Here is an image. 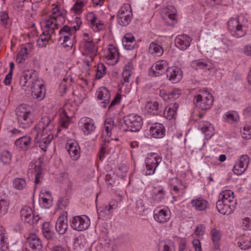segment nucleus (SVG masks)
Here are the masks:
<instances>
[{
	"label": "nucleus",
	"instance_id": "obj_35",
	"mask_svg": "<svg viewBox=\"0 0 251 251\" xmlns=\"http://www.w3.org/2000/svg\"><path fill=\"white\" fill-rule=\"evenodd\" d=\"M149 51L153 55L160 56L163 54L164 50L161 46L155 42H153L150 45Z\"/></svg>",
	"mask_w": 251,
	"mask_h": 251
},
{
	"label": "nucleus",
	"instance_id": "obj_3",
	"mask_svg": "<svg viewBox=\"0 0 251 251\" xmlns=\"http://www.w3.org/2000/svg\"><path fill=\"white\" fill-rule=\"evenodd\" d=\"M227 25L231 35L236 38L245 36L249 28L248 21L242 15L236 18H231L227 22Z\"/></svg>",
	"mask_w": 251,
	"mask_h": 251
},
{
	"label": "nucleus",
	"instance_id": "obj_7",
	"mask_svg": "<svg viewBox=\"0 0 251 251\" xmlns=\"http://www.w3.org/2000/svg\"><path fill=\"white\" fill-rule=\"evenodd\" d=\"M132 12L130 5L124 4L118 12V21L122 25L125 26L128 24L131 19Z\"/></svg>",
	"mask_w": 251,
	"mask_h": 251
},
{
	"label": "nucleus",
	"instance_id": "obj_58",
	"mask_svg": "<svg viewBox=\"0 0 251 251\" xmlns=\"http://www.w3.org/2000/svg\"><path fill=\"white\" fill-rule=\"evenodd\" d=\"M84 3L82 1L77 0L72 8V10L76 14L82 12V9L84 6Z\"/></svg>",
	"mask_w": 251,
	"mask_h": 251
},
{
	"label": "nucleus",
	"instance_id": "obj_55",
	"mask_svg": "<svg viewBox=\"0 0 251 251\" xmlns=\"http://www.w3.org/2000/svg\"><path fill=\"white\" fill-rule=\"evenodd\" d=\"M230 203L226 202L221 203V214L228 215L232 212V209L229 205Z\"/></svg>",
	"mask_w": 251,
	"mask_h": 251
},
{
	"label": "nucleus",
	"instance_id": "obj_18",
	"mask_svg": "<svg viewBox=\"0 0 251 251\" xmlns=\"http://www.w3.org/2000/svg\"><path fill=\"white\" fill-rule=\"evenodd\" d=\"M166 75L169 79L174 82H177L182 77V72L177 67H171L167 68Z\"/></svg>",
	"mask_w": 251,
	"mask_h": 251
},
{
	"label": "nucleus",
	"instance_id": "obj_5",
	"mask_svg": "<svg viewBox=\"0 0 251 251\" xmlns=\"http://www.w3.org/2000/svg\"><path fill=\"white\" fill-rule=\"evenodd\" d=\"M29 106L22 104L17 109L16 114L18 123L23 128L29 127L33 124V116Z\"/></svg>",
	"mask_w": 251,
	"mask_h": 251
},
{
	"label": "nucleus",
	"instance_id": "obj_13",
	"mask_svg": "<svg viewBox=\"0 0 251 251\" xmlns=\"http://www.w3.org/2000/svg\"><path fill=\"white\" fill-rule=\"evenodd\" d=\"M86 19L90 27L96 31L102 30L104 28V23L99 20L96 15L93 12L87 13Z\"/></svg>",
	"mask_w": 251,
	"mask_h": 251
},
{
	"label": "nucleus",
	"instance_id": "obj_27",
	"mask_svg": "<svg viewBox=\"0 0 251 251\" xmlns=\"http://www.w3.org/2000/svg\"><path fill=\"white\" fill-rule=\"evenodd\" d=\"M164 127L161 124H154L150 128V133L154 138H162L164 135Z\"/></svg>",
	"mask_w": 251,
	"mask_h": 251
},
{
	"label": "nucleus",
	"instance_id": "obj_21",
	"mask_svg": "<svg viewBox=\"0 0 251 251\" xmlns=\"http://www.w3.org/2000/svg\"><path fill=\"white\" fill-rule=\"evenodd\" d=\"M168 64L165 60H159L157 61L151 68L152 75L158 76L163 74L167 70Z\"/></svg>",
	"mask_w": 251,
	"mask_h": 251
},
{
	"label": "nucleus",
	"instance_id": "obj_24",
	"mask_svg": "<svg viewBox=\"0 0 251 251\" xmlns=\"http://www.w3.org/2000/svg\"><path fill=\"white\" fill-rule=\"evenodd\" d=\"M165 18H168L171 22H169L168 25H173L177 22V11L176 8L172 5L168 6L164 13Z\"/></svg>",
	"mask_w": 251,
	"mask_h": 251
},
{
	"label": "nucleus",
	"instance_id": "obj_51",
	"mask_svg": "<svg viewBox=\"0 0 251 251\" xmlns=\"http://www.w3.org/2000/svg\"><path fill=\"white\" fill-rule=\"evenodd\" d=\"M26 183L25 180L22 178H16L13 180L14 187L17 190H23Z\"/></svg>",
	"mask_w": 251,
	"mask_h": 251
},
{
	"label": "nucleus",
	"instance_id": "obj_2",
	"mask_svg": "<svg viewBox=\"0 0 251 251\" xmlns=\"http://www.w3.org/2000/svg\"><path fill=\"white\" fill-rule=\"evenodd\" d=\"M66 15V10L56 5L52 8L51 15L46 16L41 23L43 30H48L51 34H56V31L65 22Z\"/></svg>",
	"mask_w": 251,
	"mask_h": 251
},
{
	"label": "nucleus",
	"instance_id": "obj_29",
	"mask_svg": "<svg viewBox=\"0 0 251 251\" xmlns=\"http://www.w3.org/2000/svg\"><path fill=\"white\" fill-rule=\"evenodd\" d=\"M28 242L33 250L40 251L43 247L42 241L36 234H31L28 238Z\"/></svg>",
	"mask_w": 251,
	"mask_h": 251
},
{
	"label": "nucleus",
	"instance_id": "obj_15",
	"mask_svg": "<svg viewBox=\"0 0 251 251\" xmlns=\"http://www.w3.org/2000/svg\"><path fill=\"white\" fill-rule=\"evenodd\" d=\"M32 96L39 100H42L45 96V88L41 80H36L31 86Z\"/></svg>",
	"mask_w": 251,
	"mask_h": 251
},
{
	"label": "nucleus",
	"instance_id": "obj_48",
	"mask_svg": "<svg viewBox=\"0 0 251 251\" xmlns=\"http://www.w3.org/2000/svg\"><path fill=\"white\" fill-rule=\"evenodd\" d=\"M96 126L93 122L89 120L86 122L84 125V132L85 134L88 135L95 131Z\"/></svg>",
	"mask_w": 251,
	"mask_h": 251
},
{
	"label": "nucleus",
	"instance_id": "obj_11",
	"mask_svg": "<svg viewBox=\"0 0 251 251\" xmlns=\"http://www.w3.org/2000/svg\"><path fill=\"white\" fill-rule=\"evenodd\" d=\"M161 160V158L157 154H152L149 155L146 160V174L148 175L153 174Z\"/></svg>",
	"mask_w": 251,
	"mask_h": 251
},
{
	"label": "nucleus",
	"instance_id": "obj_38",
	"mask_svg": "<svg viewBox=\"0 0 251 251\" xmlns=\"http://www.w3.org/2000/svg\"><path fill=\"white\" fill-rule=\"evenodd\" d=\"M191 204L196 210L202 211L207 208L208 202L201 198H198L192 200Z\"/></svg>",
	"mask_w": 251,
	"mask_h": 251
},
{
	"label": "nucleus",
	"instance_id": "obj_52",
	"mask_svg": "<svg viewBox=\"0 0 251 251\" xmlns=\"http://www.w3.org/2000/svg\"><path fill=\"white\" fill-rule=\"evenodd\" d=\"M35 172V183L36 185L40 182V178H42L41 172H42V165L39 162L38 165H35L34 168Z\"/></svg>",
	"mask_w": 251,
	"mask_h": 251
},
{
	"label": "nucleus",
	"instance_id": "obj_42",
	"mask_svg": "<svg viewBox=\"0 0 251 251\" xmlns=\"http://www.w3.org/2000/svg\"><path fill=\"white\" fill-rule=\"evenodd\" d=\"M237 244L241 249L248 250L251 247V237L249 236H243L239 239Z\"/></svg>",
	"mask_w": 251,
	"mask_h": 251
},
{
	"label": "nucleus",
	"instance_id": "obj_45",
	"mask_svg": "<svg viewBox=\"0 0 251 251\" xmlns=\"http://www.w3.org/2000/svg\"><path fill=\"white\" fill-rule=\"evenodd\" d=\"M12 158V155L10 152L7 150H4L2 151L0 154V160L5 165L10 163Z\"/></svg>",
	"mask_w": 251,
	"mask_h": 251
},
{
	"label": "nucleus",
	"instance_id": "obj_47",
	"mask_svg": "<svg viewBox=\"0 0 251 251\" xmlns=\"http://www.w3.org/2000/svg\"><path fill=\"white\" fill-rule=\"evenodd\" d=\"M81 38L80 46L95 42L92 34L90 33H83L82 34Z\"/></svg>",
	"mask_w": 251,
	"mask_h": 251
},
{
	"label": "nucleus",
	"instance_id": "obj_28",
	"mask_svg": "<svg viewBox=\"0 0 251 251\" xmlns=\"http://www.w3.org/2000/svg\"><path fill=\"white\" fill-rule=\"evenodd\" d=\"M98 99L103 100V107H105L110 99V93L109 91L105 87H100L97 92Z\"/></svg>",
	"mask_w": 251,
	"mask_h": 251
},
{
	"label": "nucleus",
	"instance_id": "obj_12",
	"mask_svg": "<svg viewBox=\"0 0 251 251\" xmlns=\"http://www.w3.org/2000/svg\"><path fill=\"white\" fill-rule=\"evenodd\" d=\"M104 52V57L108 64L114 65L118 62L119 52L118 49L114 46L109 45Z\"/></svg>",
	"mask_w": 251,
	"mask_h": 251
},
{
	"label": "nucleus",
	"instance_id": "obj_37",
	"mask_svg": "<svg viewBox=\"0 0 251 251\" xmlns=\"http://www.w3.org/2000/svg\"><path fill=\"white\" fill-rule=\"evenodd\" d=\"M175 180L177 184L173 186V190L179 196H182L186 192L187 186L181 180L177 178H176Z\"/></svg>",
	"mask_w": 251,
	"mask_h": 251
},
{
	"label": "nucleus",
	"instance_id": "obj_49",
	"mask_svg": "<svg viewBox=\"0 0 251 251\" xmlns=\"http://www.w3.org/2000/svg\"><path fill=\"white\" fill-rule=\"evenodd\" d=\"M28 54L27 49L26 48H22L17 54L16 62L20 64L24 61L27 58Z\"/></svg>",
	"mask_w": 251,
	"mask_h": 251
},
{
	"label": "nucleus",
	"instance_id": "obj_8",
	"mask_svg": "<svg viewBox=\"0 0 251 251\" xmlns=\"http://www.w3.org/2000/svg\"><path fill=\"white\" fill-rule=\"evenodd\" d=\"M71 226L74 229L78 231L86 229L90 226V220L85 216H77L73 218Z\"/></svg>",
	"mask_w": 251,
	"mask_h": 251
},
{
	"label": "nucleus",
	"instance_id": "obj_26",
	"mask_svg": "<svg viewBox=\"0 0 251 251\" xmlns=\"http://www.w3.org/2000/svg\"><path fill=\"white\" fill-rule=\"evenodd\" d=\"M154 218L155 220L160 223H165L169 221L171 217V213L169 211L161 209L158 211H155Z\"/></svg>",
	"mask_w": 251,
	"mask_h": 251
},
{
	"label": "nucleus",
	"instance_id": "obj_22",
	"mask_svg": "<svg viewBox=\"0 0 251 251\" xmlns=\"http://www.w3.org/2000/svg\"><path fill=\"white\" fill-rule=\"evenodd\" d=\"M66 148L71 157L74 160H76L80 156V148L76 142L68 141Z\"/></svg>",
	"mask_w": 251,
	"mask_h": 251
},
{
	"label": "nucleus",
	"instance_id": "obj_16",
	"mask_svg": "<svg viewBox=\"0 0 251 251\" xmlns=\"http://www.w3.org/2000/svg\"><path fill=\"white\" fill-rule=\"evenodd\" d=\"M97 43V42H94L80 46L82 50L83 54L86 56H88L90 58L91 61L94 60V57L97 54L98 46Z\"/></svg>",
	"mask_w": 251,
	"mask_h": 251
},
{
	"label": "nucleus",
	"instance_id": "obj_63",
	"mask_svg": "<svg viewBox=\"0 0 251 251\" xmlns=\"http://www.w3.org/2000/svg\"><path fill=\"white\" fill-rule=\"evenodd\" d=\"M192 244L195 251H202L201 243L199 239H194L192 241Z\"/></svg>",
	"mask_w": 251,
	"mask_h": 251
},
{
	"label": "nucleus",
	"instance_id": "obj_57",
	"mask_svg": "<svg viewBox=\"0 0 251 251\" xmlns=\"http://www.w3.org/2000/svg\"><path fill=\"white\" fill-rule=\"evenodd\" d=\"M70 124L69 117L66 115L65 113L63 112L60 115L59 125L60 126L64 128H67Z\"/></svg>",
	"mask_w": 251,
	"mask_h": 251
},
{
	"label": "nucleus",
	"instance_id": "obj_34",
	"mask_svg": "<svg viewBox=\"0 0 251 251\" xmlns=\"http://www.w3.org/2000/svg\"><path fill=\"white\" fill-rule=\"evenodd\" d=\"M179 104L174 103L168 106L164 111V116L169 120L173 119L176 115V111Z\"/></svg>",
	"mask_w": 251,
	"mask_h": 251
},
{
	"label": "nucleus",
	"instance_id": "obj_31",
	"mask_svg": "<svg viewBox=\"0 0 251 251\" xmlns=\"http://www.w3.org/2000/svg\"><path fill=\"white\" fill-rule=\"evenodd\" d=\"M122 43L125 48L129 50L133 49L136 44L134 36L130 33H126L124 36Z\"/></svg>",
	"mask_w": 251,
	"mask_h": 251
},
{
	"label": "nucleus",
	"instance_id": "obj_62",
	"mask_svg": "<svg viewBox=\"0 0 251 251\" xmlns=\"http://www.w3.org/2000/svg\"><path fill=\"white\" fill-rule=\"evenodd\" d=\"M205 226L202 225H201L197 227L195 233L198 236H202L205 232Z\"/></svg>",
	"mask_w": 251,
	"mask_h": 251
},
{
	"label": "nucleus",
	"instance_id": "obj_9",
	"mask_svg": "<svg viewBox=\"0 0 251 251\" xmlns=\"http://www.w3.org/2000/svg\"><path fill=\"white\" fill-rule=\"evenodd\" d=\"M249 162L250 158L247 155L240 156L233 166V173L238 176L242 175L248 168Z\"/></svg>",
	"mask_w": 251,
	"mask_h": 251
},
{
	"label": "nucleus",
	"instance_id": "obj_41",
	"mask_svg": "<svg viewBox=\"0 0 251 251\" xmlns=\"http://www.w3.org/2000/svg\"><path fill=\"white\" fill-rule=\"evenodd\" d=\"M8 249V243L5 236V230L2 226H0V250L6 251Z\"/></svg>",
	"mask_w": 251,
	"mask_h": 251
},
{
	"label": "nucleus",
	"instance_id": "obj_59",
	"mask_svg": "<svg viewBox=\"0 0 251 251\" xmlns=\"http://www.w3.org/2000/svg\"><path fill=\"white\" fill-rule=\"evenodd\" d=\"M222 44H221V48L223 50V51L226 52L230 47L233 45L232 42L229 40H226V38H222Z\"/></svg>",
	"mask_w": 251,
	"mask_h": 251
},
{
	"label": "nucleus",
	"instance_id": "obj_14",
	"mask_svg": "<svg viewBox=\"0 0 251 251\" xmlns=\"http://www.w3.org/2000/svg\"><path fill=\"white\" fill-rule=\"evenodd\" d=\"M21 218L25 222L32 224L38 221L39 218L33 214L32 208L29 206H24L21 211Z\"/></svg>",
	"mask_w": 251,
	"mask_h": 251
},
{
	"label": "nucleus",
	"instance_id": "obj_56",
	"mask_svg": "<svg viewBox=\"0 0 251 251\" xmlns=\"http://www.w3.org/2000/svg\"><path fill=\"white\" fill-rule=\"evenodd\" d=\"M9 202L5 200H0V215H4L8 212Z\"/></svg>",
	"mask_w": 251,
	"mask_h": 251
},
{
	"label": "nucleus",
	"instance_id": "obj_32",
	"mask_svg": "<svg viewBox=\"0 0 251 251\" xmlns=\"http://www.w3.org/2000/svg\"><path fill=\"white\" fill-rule=\"evenodd\" d=\"M31 137L25 136L17 139L15 142L16 146L21 150L26 151L30 146Z\"/></svg>",
	"mask_w": 251,
	"mask_h": 251
},
{
	"label": "nucleus",
	"instance_id": "obj_6",
	"mask_svg": "<svg viewBox=\"0 0 251 251\" xmlns=\"http://www.w3.org/2000/svg\"><path fill=\"white\" fill-rule=\"evenodd\" d=\"M124 122L128 129L133 132L138 131L143 124L142 117L137 114H131L126 117Z\"/></svg>",
	"mask_w": 251,
	"mask_h": 251
},
{
	"label": "nucleus",
	"instance_id": "obj_23",
	"mask_svg": "<svg viewBox=\"0 0 251 251\" xmlns=\"http://www.w3.org/2000/svg\"><path fill=\"white\" fill-rule=\"evenodd\" d=\"M191 39L186 35H180L175 39L176 46L180 50L186 49L190 45Z\"/></svg>",
	"mask_w": 251,
	"mask_h": 251
},
{
	"label": "nucleus",
	"instance_id": "obj_19",
	"mask_svg": "<svg viewBox=\"0 0 251 251\" xmlns=\"http://www.w3.org/2000/svg\"><path fill=\"white\" fill-rule=\"evenodd\" d=\"M181 95L179 89L175 88L171 91L162 89L160 91L159 95L162 99L167 101H170L179 98Z\"/></svg>",
	"mask_w": 251,
	"mask_h": 251
},
{
	"label": "nucleus",
	"instance_id": "obj_61",
	"mask_svg": "<svg viewBox=\"0 0 251 251\" xmlns=\"http://www.w3.org/2000/svg\"><path fill=\"white\" fill-rule=\"evenodd\" d=\"M242 227L244 229L251 230V220L249 218H245L243 219L242 222Z\"/></svg>",
	"mask_w": 251,
	"mask_h": 251
},
{
	"label": "nucleus",
	"instance_id": "obj_60",
	"mask_svg": "<svg viewBox=\"0 0 251 251\" xmlns=\"http://www.w3.org/2000/svg\"><path fill=\"white\" fill-rule=\"evenodd\" d=\"M191 65L195 69L204 68L207 66L206 63L201 60L193 61Z\"/></svg>",
	"mask_w": 251,
	"mask_h": 251
},
{
	"label": "nucleus",
	"instance_id": "obj_30",
	"mask_svg": "<svg viewBox=\"0 0 251 251\" xmlns=\"http://www.w3.org/2000/svg\"><path fill=\"white\" fill-rule=\"evenodd\" d=\"M199 126L201 130L204 134L207 139L211 138L214 134V128L212 125L207 121L200 122Z\"/></svg>",
	"mask_w": 251,
	"mask_h": 251
},
{
	"label": "nucleus",
	"instance_id": "obj_46",
	"mask_svg": "<svg viewBox=\"0 0 251 251\" xmlns=\"http://www.w3.org/2000/svg\"><path fill=\"white\" fill-rule=\"evenodd\" d=\"M212 239L216 250L219 249L220 247V232L218 230L213 229L211 231Z\"/></svg>",
	"mask_w": 251,
	"mask_h": 251
},
{
	"label": "nucleus",
	"instance_id": "obj_17",
	"mask_svg": "<svg viewBox=\"0 0 251 251\" xmlns=\"http://www.w3.org/2000/svg\"><path fill=\"white\" fill-rule=\"evenodd\" d=\"M56 40V34H51L48 30H43L40 35L37 44L40 47H46L50 43L53 42Z\"/></svg>",
	"mask_w": 251,
	"mask_h": 251
},
{
	"label": "nucleus",
	"instance_id": "obj_33",
	"mask_svg": "<svg viewBox=\"0 0 251 251\" xmlns=\"http://www.w3.org/2000/svg\"><path fill=\"white\" fill-rule=\"evenodd\" d=\"M133 72V65L132 63L128 62L126 64L122 73L123 80L121 83L124 84L125 83H128L129 81V77Z\"/></svg>",
	"mask_w": 251,
	"mask_h": 251
},
{
	"label": "nucleus",
	"instance_id": "obj_54",
	"mask_svg": "<svg viewBox=\"0 0 251 251\" xmlns=\"http://www.w3.org/2000/svg\"><path fill=\"white\" fill-rule=\"evenodd\" d=\"M74 39L75 36H72L67 39H63V40H62V41L60 42L65 49L67 50H69L73 47Z\"/></svg>",
	"mask_w": 251,
	"mask_h": 251
},
{
	"label": "nucleus",
	"instance_id": "obj_1",
	"mask_svg": "<svg viewBox=\"0 0 251 251\" xmlns=\"http://www.w3.org/2000/svg\"><path fill=\"white\" fill-rule=\"evenodd\" d=\"M53 123L48 117L42 118L33 128V131L36 132L35 142L39 144L40 148L44 151L47 150L53 138Z\"/></svg>",
	"mask_w": 251,
	"mask_h": 251
},
{
	"label": "nucleus",
	"instance_id": "obj_64",
	"mask_svg": "<svg viewBox=\"0 0 251 251\" xmlns=\"http://www.w3.org/2000/svg\"><path fill=\"white\" fill-rule=\"evenodd\" d=\"M9 17L8 14L5 12H2L0 14V20L2 22V24H7Z\"/></svg>",
	"mask_w": 251,
	"mask_h": 251
},
{
	"label": "nucleus",
	"instance_id": "obj_20",
	"mask_svg": "<svg viewBox=\"0 0 251 251\" xmlns=\"http://www.w3.org/2000/svg\"><path fill=\"white\" fill-rule=\"evenodd\" d=\"M55 228L57 231L60 234H64L68 228V220L67 212H63L58 217Z\"/></svg>",
	"mask_w": 251,
	"mask_h": 251
},
{
	"label": "nucleus",
	"instance_id": "obj_43",
	"mask_svg": "<svg viewBox=\"0 0 251 251\" xmlns=\"http://www.w3.org/2000/svg\"><path fill=\"white\" fill-rule=\"evenodd\" d=\"M221 202H231L233 199V192L229 190L223 191L221 193Z\"/></svg>",
	"mask_w": 251,
	"mask_h": 251
},
{
	"label": "nucleus",
	"instance_id": "obj_25",
	"mask_svg": "<svg viewBox=\"0 0 251 251\" xmlns=\"http://www.w3.org/2000/svg\"><path fill=\"white\" fill-rule=\"evenodd\" d=\"M79 25L76 27L75 26H74L73 28L70 27L67 25H65L59 31V41H62V40L63 39H67L68 38H70V37L75 36L73 35L74 32L78 30L79 27Z\"/></svg>",
	"mask_w": 251,
	"mask_h": 251
},
{
	"label": "nucleus",
	"instance_id": "obj_10",
	"mask_svg": "<svg viewBox=\"0 0 251 251\" xmlns=\"http://www.w3.org/2000/svg\"><path fill=\"white\" fill-rule=\"evenodd\" d=\"M36 80H41L36 75L34 71L26 70L23 73L20 79V83L23 87H31L33 86Z\"/></svg>",
	"mask_w": 251,
	"mask_h": 251
},
{
	"label": "nucleus",
	"instance_id": "obj_36",
	"mask_svg": "<svg viewBox=\"0 0 251 251\" xmlns=\"http://www.w3.org/2000/svg\"><path fill=\"white\" fill-rule=\"evenodd\" d=\"M166 193L162 187H153L152 191V197L153 200L157 202L160 201L164 199Z\"/></svg>",
	"mask_w": 251,
	"mask_h": 251
},
{
	"label": "nucleus",
	"instance_id": "obj_4",
	"mask_svg": "<svg viewBox=\"0 0 251 251\" xmlns=\"http://www.w3.org/2000/svg\"><path fill=\"white\" fill-rule=\"evenodd\" d=\"M213 98L211 94L208 92H202L194 97V103L196 107L202 110L200 111L195 110L193 112V116L202 118L205 113V111L209 109L212 105Z\"/></svg>",
	"mask_w": 251,
	"mask_h": 251
},
{
	"label": "nucleus",
	"instance_id": "obj_53",
	"mask_svg": "<svg viewBox=\"0 0 251 251\" xmlns=\"http://www.w3.org/2000/svg\"><path fill=\"white\" fill-rule=\"evenodd\" d=\"M106 74V67L102 63L98 64L96 74V77L97 79H100Z\"/></svg>",
	"mask_w": 251,
	"mask_h": 251
},
{
	"label": "nucleus",
	"instance_id": "obj_40",
	"mask_svg": "<svg viewBox=\"0 0 251 251\" xmlns=\"http://www.w3.org/2000/svg\"><path fill=\"white\" fill-rule=\"evenodd\" d=\"M225 122L230 124H234L239 120V116L237 112L231 111L226 112L223 117Z\"/></svg>",
	"mask_w": 251,
	"mask_h": 251
},
{
	"label": "nucleus",
	"instance_id": "obj_44",
	"mask_svg": "<svg viewBox=\"0 0 251 251\" xmlns=\"http://www.w3.org/2000/svg\"><path fill=\"white\" fill-rule=\"evenodd\" d=\"M114 127L113 120L111 119H106L104 122V129L106 135L110 137L111 135V131Z\"/></svg>",
	"mask_w": 251,
	"mask_h": 251
},
{
	"label": "nucleus",
	"instance_id": "obj_50",
	"mask_svg": "<svg viewBox=\"0 0 251 251\" xmlns=\"http://www.w3.org/2000/svg\"><path fill=\"white\" fill-rule=\"evenodd\" d=\"M241 135L243 138L246 139L251 138V124H246L243 129L241 130Z\"/></svg>",
	"mask_w": 251,
	"mask_h": 251
},
{
	"label": "nucleus",
	"instance_id": "obj_39",
	"mask_svg": "<svg viewBox=\"0 0 251 251\" xmlns=\"http://www.w3.org/2000/svg\"><path fill=\"white\" fill-rule=\"evenodd\" d=\"M145 109L148 113L157 115L159 113V104L157 101H148L146 103Z\"/></svg>",
	"mask_w": 251,
	"mask_h": 251
}]
</instances>
